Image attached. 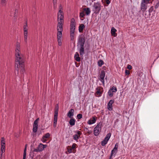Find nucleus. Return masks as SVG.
I'll use <instances>...</instances> for the list:
<instances>
[{"label": "nucleus", "mask_w": 159, "mask_h": 159, "mask_svg": "<svg viewBox=\"0 0 159 159\" xmlns=\"http://www.w3.org/2000/svg\"><path fill=\"white\" fill-rule=\"evenodd\" d=\"M96 90H97V91L96 92L95 94L97 95H98L99 97L101 96L102 95V92L100 91V87H98L96 88Z\"/></svg>", "instance_id": "nucleus-20"}, {"label": "nucleus", "mask_w": 159, "mask_h": 159, "mask_svg": "<svg viewBox=\"0 0 159 159\" xmlns=\"http://www.w3.org/2000/svg\"><path fill=\"white\" fill-rule=\"evenodd\" d=\"M62 37V36H57V40H61V39Z\"/></svg>", "instance_id": "nucleus-60"}, {"label": "nucleus", "mask_w": 159, "mask_h": 159, "mask_svg": "<svg viewBox=\"0 0 159 159\" xmlns=\"http://www.w3.org/2000/svg\"><path fill=\"white\" fill-rule=\"evenodd\" d=\"M76 120L73 118H70V121H69V123L70 125L73 126L75 125Z\"/></svg>", "instance_id": "nucleus-18"}, {"label": "nucleus", "mask_w": 159, "mask_h": 159, "mask_svg": "<svg viewBox=\"0 0 159 159\" xmlns=\"http://www.w3.org/2000/svg\"><path fill=\"white\" fill-rule=\"evenodd\" d=\"M117 150H116L114 149L111 151V156L109 159H111L112 158V157L113 156H115L116 154V153L117 152Z\"/></svg>", "instance_id": "nucleus-21"}, {"label": "nucleus", "mask_w": 159, "mask_h": 159, "mask_svg": "<svg viewBox=\"0 0 159 159\" xmlns=\"http://www.w3.org/2000/svg\"><path fill=\"white\" fill-rule=\"evenodd\" d=\"M88 129L87 128L85 127V128H84V131H88Z\"/></svg>", "instance_id": "nucleus-63"}, {"label": "nucleus", "mask_w": 159, "mask_h": 159, "mask_svg": "<svg viewBox=\"0 0 159 159\" xmlns=\"http://www.w3.org/2000/svg\"><path fill=\"white\" fill-rule=\"evenodd\" d=\"M77 146H78L75 143L73 144L71 148L72 149V150H73V152L74 153H75L76 152V150H75V149Z\"/></svg>", "instance_id": "nucleus-23"}, {"label": "nucleus", "mask_w": 159, "mask_h": 159, "mask_svg": "<svg viewBox=\"0 0 159 159\" xmlns=\"http://www.w3.org/2000/svg\"><path fill=\"white\" fill-rule=\"evenodd\" d=\"M99 80L102 82V84L103 85H104V82H105L104 78H103V79L100 78Z\"/></svg>", "instance_id": "nucleus-44"}, {"label": "nucleus", "mask_w": 159, "mask_h": 159, "mask_svg": "<svg viewBox=\"0 0 159 159\" xmlns=\"http://www.w3.org/2000/svg\"><path fill=\"white\" fill-rule=\"evenodd\" d=\"M77 117L79 119H80L82 118V115L81 114H79L77 115Z\"/></svg>", "instance_id": "nucleus-41"}, {"label": "nucleus", "mask_w": 159, "mask_h": 159, "mask_svg": "<svg viewBox=\"0 0 159 159\" xmlns=\"http://www.w3.org/2000/svg\"><path fill=\"white\" fill-rule=\"evenodd\" d=\"M39 120V118H38L34 121L33 126H38V123Z\"/></svg>", "instance_id": "nucleus-26"}, {"label": "nucleus", "mask_w": 159, "mask_h": 159, "mask_svg": "<svg viewBox=\"0 0 159 159\" xmlns=\"http://www.w3.org/2000/svg\"><path fill=\"white\" fill-rule=\"evenodd\" d=\"M58 45L59 46H61L62 45V43L61 41V40H58Z\"/></svg>", "instance_id": "nucleus-52"}, {"label": "nucleus", "mask_w": 159, "mask_h": 159, "mask_svg": "<svg viewBox=\"0 0 159 159\" xmlns=\"http://www.w3.org/2000/svg\"><path fill=\"white\" fill-rule=\"evenodd\" d=\"M58 13H59V14H63L62 10H59Z\"/></svg>", "instance_id": "nucleus-58"}, {"label": "nucleus", "mask_w": 159, "mask_h": 159, "mask_svg": "<svg viewBox=\"0 0 159 159\" xmlns=\"http://www.w3.org/2000/svg\"><path fill=\"white\" fill-rule=\"evenodd\" d=\"M5 144H3L1 145V151H2V152H4L5 151Z\"/></svg>", "instance_id": "nucleus-30"}, {"label": "nucleus", "mask_w": 159, "mask_h": 159, "mask_svg": "<svg viewBox=\"0 0 159 159\" xmlns=\"http://www.w3.org/2000/svg\"><path fill=\"white\" fill-rule=\"evenodd\" d=\"M111 133H109L106 135L104 140H102L101 142V144L102 146H104L106 144H107L108 141L110 139V138L111 136Z\"/></svg>", "instance_id": "nucleus-8"}, {"label": "nucleus", "mask_w": 159, "mask_h": 159, "mask_svg": "<svg viewBox=\"0 0 159 159\" xmlns=\"http://www.w3.org/2000/svg\"><path fill=\"white\" fill-rule=\"evenodd\" d=\"M85 26L83 24H80L79 27V31L80 33H82L83 31V30L85 28Z\"/></svg>", "instance_id": "nucleus-19"}, {"label": "nucleus", "mask_w": 159, "mask_h": 159, "mask_svg": "<svg viewBox=\"0 0 159 159\" xmlns=\"http://www.w3.org/2000/svg\"><path fill=\"white\" fill-rule=\"evenodd\" d=\"M98 63V66L100 67L102 65L104 64L103 61L101 59L99 60Z\"/></svg>", "instance_id": "nucleus-28"}, {"label": "nucleus", "mask_w": 159, "mask_h": 159, "mask_svg": "<svg viewBox=\"0 0 159 159\" xmlns=\"http://www.w3.org/2000/svg\"><path fill=\"white\" fill-rule=\"evenodd\" d=\"M80 53V56L83 57V55L84 54V47L83 48H80L79 49Z\"/></svg>", "instance_id": "nucleus-22"}, {"label": "nucleus", "mask_w": 159, "mask_h": 159, "mask_svg": "<svg viewBox=\"0 0 159 159\" xmlns=\"http://www.w3.org/2000/svg\"><path fill=\"white\" fill-rule=\"evenodd\" d=\"M114 102V100H111L109 101L107 104V109L109 111H112L113 110L112 104Z\"/></svg>", "instance_id": "nucleus-11"}, {"label": "nucleus", "mask_w": 159, "mask_h": 159, "mask_svg": "<svg viewBox=\"0 0 159 159\" xmlns=\"http://www.w3.org/2000/svg\"><path fill=\"white\" fill-rule=\"evenodd\" d=\"M83 11L84 12H85L86 15L87 16L89 15L91 12L90 9L89 7L83 8Z\"/></svg>", "instance_id": "nucleus-15"}, {"label": "nucleus", "mask_w": 159, "mask_h": 159, "mask_svg": "<svg viewBox=\"0 0 159 159\" xmlns=\"http://www.w3.org/2000/svg\"><path fill=\"white\" fill-rule=\"evenodd\" d=\"M63 18L64 16L63 14H59L58 13L57 15V21L59 22H63Z\"/></svg>", "instance_id": "nucleus-13"}, {"label": "nucleus", "mask_w": 159, "mask_h": 159, "mask_svg": "<svg viewBox=\"0 0 159 159\" xmlns=\"http://www.w3.org/2000/svg\"><path fill=\"white\" fill-rule=\"evenodd\" d=\"M85 16V15L84 14V12L83 11H82L80 13V20H84V19H82L81 18H84V16Z\"/></svg>", "instance_id": "nucleus-27"}, {"label": "nucleus", "mask_w": 159, "mask_h": 159, "mask_svg": "<svg viewBox=\"0 0 159 159\" xmlns=\"http://www.w3.org/2000/svg\"><path fill=\"white\" fill-rule=\"evenodd\" d=\"M59 109V106L58 104H57L56 105L55 111H54V120H53V127L55 128L56 127L57 121V116L58 113Z\"/></svg>", "instance_id": "nucleus-2"}, {"label": "nucleus", "mask_w": 159, "mask_h": 159, "mask_svg": "<svg viewBox=\"0 0 159 159\" xmlns=\"http://www.w3.org/2000/svg\"><path fill=\"white\" fill-rule=\"evenodd\" d=\"M132 67L131 65H128L127 66V68L129 70H130V69H132Z\"/></svg>", "instance_id": "nucleus-57"}, {"label": "nucleus", "mask_w": 159, "mask_h": 159, "mask_svg": "<svg viewBox=\"0 0 159 159\" xmlns=\"http://www.w3.org/2000/svg\"><path fill=\"white\" fill-rule=\"evenodd\" d=\"M94 8L95 9L94 13L98 14L101 10V5L99 2H95L93 6Z\"/></svg>", "instance_id": "nucleus-7"}, {"label": "nucleus", "mask_w": 159, "mask_h": 159, "mask_svg": "<svg viewBox=\"0 0 159 159\" xmlns=\"http://www.w3.org/2000/svg\"><path fill=\"white\" fill-rule=\"evenodd\" d=\"M27 26V21H26L25 23V25H24L23 26L24 30H28V29Z\"/></svg>", "instance_id": "nucleus-34"}, {"label": "nucleus", "mask_w": 159, "mask_h": 159, "mask_svg": "<svg viewBox=\"0 0 159 159\" xmlns=\"http://www.w3.org/2000/svg\"><path fill=\"white\" fill-rule=\"evenodd\" d=\"M34 153L33 152H30V154H29V157L30 158V159H33V157L34 156Z\"/></svg>", "instance_id": "nucleus-38"}, {"label": "nucleus", "mask_w": 159, "mask_h": 159, "mask_svg": "<svg viewBox=\"0 0 159 159\" xmlns=\"http://www.w3.org/2000/svg\"><path fill=\"white\" fill-rule=\"evenodd\" d=\"M25 66L23 67H21L22 69H21L20 72L21 73H23L25 72V70L24 68Z\"/></svg>", "instance_id": "nucleus-48"}, {"label": "nucleus", "mask_w": 159, "mask_h": 159, "mask_svg": "<svg viewBox=\"0 0 159 159\" xmlns=\"http://www.w3.org/2000/svg\"><path fill=\"white\" fill-rule=\"evenodd\" d=\"M110 90H111L113 92H116L117 91V88L114 86H113L110 89Z\"/></svg>", "instance_id": "nucleus-35"}, {"label": "nucleus", "mask_w": 159, "mask_h": 159, "mask_svg": "<svg viewBox=\"0 0 159 159\" xmlns=\"http://www.w3.org/2000/svg\"><path fill=\"white\" fill-rule=\"evenodd\" d=\"M27 35H24V41L26 43H27Z\"/></svg>", "instance_id": "nucleus-43"}, {"label": "nucleus", "mask_w": 159, "mask_h": 159, "mask_svg": "<svg viewBox=\"0 0 159 159\" xmlns=\"http://www.w3.org/2000/svg\"><path fill=\"white\" fill-rule=\"evenodd\" d=\"M113 92L110 89L109 90L108 93V95L110 97H112L113 95Z\"/></svg>", "instance_id": "nucleus-31"}, {"label": "nucleus", "mask_w": 159, "mask_h": 159, "mask_svg": "<svg viewBox=\"0 0 159 159\" xmlns=\"http://www.w3.org/2000/svg\"><path fill=\"white\" fill-rule=\"evenodd\" d=\"M41 140L43 143L45 142H46V141H47V140L46 139H43V137L42 138Z\"/></svg>", "instance_id": "nucleus-59"}, {"label": "nucleus", "mask_w": 159, "mask_h": 159, "mask_svg": "<svg viewBox=\"0 0 159 159\" xmlns=\"http://www.w3.org/2000/svg\"><path fill=\"white\" fill-rule=\"evenodd\" d=\"M20 44L18 43L16 45V49L15 52H16L17 50H18L19 52H20Z\"/></svg>", "instance_id": "nucleus-29"}, {"label": "nucleus", "mask_w": 159, "mask_h": 159, "mask_svg": "<svg viewBox=\"0 0 159 159\" xmlns=\"http://www.w3.org/2000/svg\"><path fill=\"white\" fill-rule=\"evenodd\" d=\"M149 2L142 1L140 4L141 10L143 12L145 11L147 8V5Z\"/></svg>", "instance_id": "nucleus-5"}, {"label": "nucleus", "mask_w": 159, "mask_h": 159, "mask_svg": "<svg viewBox=\"0 0 159 159\" xmlns=\"http://www.w3.org/2000/svg\"><path fill=\"white\" fill-rule=\"evenodd\" d=\"M75 60L78 62L80 61V55L78 52H76L74 56Z\"/></svg>", "instance_id": "nucleus-17"}, {"label": "nucleus", "mask_w": 159, "mask_h": 159, "mask_svg": "<svg viewBox=\"0 0 159 159\" xmlns=\"http://www.w3.org/2000/svg\"><path fill=\"white\" fill-rule=\"evenodd\" d=\"M105 75V71L104 70H102L101 71V73L100 75V78H104Z\"/></svg>", "instance_id": "nucleus-24"}, {"label": "nucleus", "mask_w": 159, "mask_h": 159, "mask_svg": "<svg viewBox=\"0 0 159 159\" xmlns=\"http://www.w3.org/2000/svg\"><path fill=\"white\" fill-rule=\"evenodd\" d=\"M38 126H33V132L34 133H36L37 132V129H38Z\"/></svg>", "instance_id": "nucleus-37"}, {"label": "nucleus", "mask_w": 159, "mask_h": 159, "mask_svg": "<svg viewBox=\"0 0 159 159\" xmlns=\"http://www.w3.org/2000/svg\"><path fill=\"white\" fill-rule=\"evenodd\" d=\"M125 73L126 75H129L130 74V72L128 70H125Z\"/></svg>", "instance_id": "nucleus-47"}, {"label": "nucleus", "mask_w": 159, "mask_h": 159, "mask_svg": "<svg viewBox=\"0 0 159 159\" xmlns=\"http://www.w3.org/2000/svg\"><path fill=\"white\" fill-rule=\"evenodd\" d=\"M105 0V1L106 4H107V5H109L111 2L109 0Z\"/></svg>", "instance_id": "nucleus-51"}, {"label": "nucleus", "mask_w": 159, "mask_h": 159, "mask_svg": "<svg viewBox=\"0 0 159 159\" xmlns=\"http://www.w3.org/2000/svg\"><path fill=\"white\" fill-rule=\"evenodd\" d=\"M159 7V1L158 2H157L156 5L155 6V9L157 8L158 7Z\"/></svg>", "instance_id": "nucleus-46"}, {"label": "nucleus", "mask_w": 159, "mask_h": 159, "mask_svg": "<svg viewBox=\"0 0 159 159\" xmlns=\"http://www.w3.org/2000/svg\"><path fill=\"white\" fill-rule=\"evenodd\" d=\"M102 69L103 70H106V67L105 66H103L102 67Z\"/></svg>", "instance_id": "nucleus-62"}, {"label": "nucleus", "mask_w": 159, "mask_h": 159, "mask_svg": "<svg viewBox=\"0 0 159 159\" xmlns=\"http://www.w3.org/2000/svg\"><path fill=\"white\" fill-rule=\"evenodd\" d=\"M70 37L71 38V40H73L74 38V34H70Z\"/></svg>", "instance_id": "nucleus-50"}, {"label": "nucleus", "mask_w": 159, "mask_h": 159, "mask_svg": "<svg viewBox=\"0 0 159 159\" xmlns=\"http://www.w3.org/2000/svg\"><path fill=\"white\" fill-rule=\"evenodd\" d=\"M74 110L73 109H71L69 111L67 114V116L70 118H73L74 115Z\"/></svg>", "instance_id": "nucleus-12"}, {"label": "nucleus", "mask_w": 159, "mask_h": 159, "mask_svg": "<svg viewBox=\"0 0 159 159\" xmlns=\"http://www.w3.org/2000/svg\"><path fill=\"white\" fill-rule=\"evenodd\" d=\"M5 144V140L4 138L3 137H2L1 138V145L3 144Z\"/></svg>", "instance_id": "nucleus-39"}, {"label": "nucleus", "mask_w": 159, "mask_h": 159, "mask_svg": "<svg viewBox=\"0 0 159 159\" xmlns=\"http://www.w3.org/2000/svg\"><path fill=\"white\" fill-rule=\"evenodd\" d=\"M116 30L113 27H112L111 30V34L112 36L116 37L117 36V34L116 33Z\"/></svg>", "instance_id": "nucleus-16"}, {"label": "nucleus", "mask_w": 159, "mask_h": 159, "mask_svg": "<svg viewBox=\"0 0 159 159\" xmlns=\"http://www.w3.org/2000/svg\"><path fill=\"white\" fill-rule=\"evenodd\" d=\"M92 133V131H89V130L87 131V133H88L89 134H90Z\"/></svg>", "instance_id": "nucleus-64"}, {"label": "nucleus", "mask_w": 159, "mask_h": 159, "mask_svg": "<svg viewBox=\"0 0 159 159\" xmlns=\"http://www.w3.org/2000/svg\"><path fill=\"white\" fill-rule=\"evenodd\" d=\"M76 133H77V134L79 135H81L82 134L81 132L79 131H76Z\"/></svg>", "instance_id": "nucleus-49"}, {"label": "nucleus", "mask_w": 159, "mask_h": 159, "mask_svg": "<svg viewBox=\"0 0 159 159\" xmlns=\"http://www.w3.org/2000/svg\"><path fill=\"white\" fill-rule=\"evenodd\" d=\"M7 0H1V4L2 6H5L6 5Z\"/></svg>", "instance_id": "nucleus-33"}, {"label": "nucleus", "mask_w": 159, "mask_h": 159, "mask_svg": "<svg viewBox=\"0 0 159 159\" xmlns=\"http://www.w3.org/2000/svg\"><path fill=\"white\" fill-rule=\"evenodd\" d=\"M75 20L74 18H72L71 23L70 25V34H74L75 29Z\"/></svg>", "instance_id": "nucleus-4"}, {"label": "nucleus", "mask_w": 159, "mask_h": 159, "mask_svg": "<svg viewBox=\"0 0 159 159\" xmlns=\"http://www.w3.org/2000/svg\"><path fill=\"white\" fill-rule=\"evenodd\" d=\"M48 146L47 145H43L42 143H40L37 148H34L33 150V152H40L42 151L44 148Z\"/></svg>", "instance_id": "nucleus-6"}, {"label": "nucleus", "mask_w": 159, "mask_h": 159, "mask_svg": "<svg viewBox=\"0 0 159 159\" xmlns=\"http://www.w3.org/2000/svg\"><path fill=\"white\" fill-rule=\"evenodd\" d=\"M81 37L79 38L78 39V46L79 44L85 43V39L84 35H81Z\"/></svg>", "instance_id": "nucleus-9"}, {"label": "nucleus", "mask_w": 159, "mask_h": 159, "mask_svg": "<svg viewBox=\"0 0 159 159\" xmlns=\"http://www.w3.org/2000/svg\"><path fill=\"white\" fill-rule=\"evenodd\" d=\"M59 10H62V7L61 5H60L59 7Z\"/></svg>", "instance_id": "nucleus-61"}, {"label": "nucleus", "mask_w": 159, "mask_h": 159, "mask_svg": "<svg viewBox=\"0 0 159 159\" xmlns=\"http://www.w3.org/2000/svg\"><path fill=\"white\" fill-rule=\"evenodd\" d=\"M103 126L102 122H100L98 124L94 129V134L97 136L98 135L101 130V128Z\"/></svg>", "instance_id": "nucleus-3"}, {"label": "nucleus", "mask_w": 159, "mask_h": 159, "mask_svg": "<svg viewBox=\"0 0 159 159\" xmlns=\"http://www.w3.org/2000/svg\"><path fill=\"white\" fill-rule=\"evenodd\" d=\"M15 70L18 72L19 67H23L25 66L24 58L18 50H17L16 52H15Z\"/></svg>", "instance_id": "nucleus-1"}, {"label": "nucleus", "mask_w": 159, "mask_h": 159, "mask_svg": "<svg viewBox=\"0 0 159 159\" xmlns=\"http://www.w3.org/2000/svg\"><path fill=\"white\" fill-rule=\"evenodd\" d=\"M50 134L49 133H47L43 136V139L48 138L50 137Z\"/></svg>", "instance_id": "nucleus-32"}, {"label": "nucleus", "mask_w": 159, "mask_h": 159, "mask_svg": "<svg viewBox=\"0 0 159 159\" xmlns=\"http://www.w3.org/2000/svg\"><path fill=\"white\" fill-rule=\"evenodd\" d=\"M84 43H83V44H79V45L80 46V48L84 47Z\"/></svg>", "instance_id": "nucleus-55"}, {"label": "nucleus", "mask_w": 159, "mask_h": 159, "mask_svg": "<svg viewBox=\"0 0 159 159\" xmlns=\"http://www.w3.org/2000/svg\"><path fill=\"white\" fill-rule=\"evenodd\" d=\"M73 139L76 141H77L78 139H79V137L78 136V135L77 134H76L74 135L73 136Z\"/></svg>", "instance_id": "nucleus-36"}, {"label": "nucleus", "mask_w": 159, "mask_h": 159, "mask_svg": "<svg viewBox=\"0 0 159 159\" xmlns=\"http://www.w3.org/2000/svg\"><path fill=\"white\" fill-rule=\"evenodd\" d=\"M24 35H27L28 30H24Z\"/></svg>", "instance_id": "nucleus-54"}, {"label": "nucleus", "mask_w": 159, "mask_h": 159, "mask_svg": "<svg viewBox=\"0 0 159 159\" xmlns=\"http://www.w3.org/2000/svg\"><path fill=\"white\" fill-rule=\"evenodd\" d=\"M63 23L61 22H58L57 25V31H63Z\"/></svg>", "instance_id": "nucleus-14"}, {"label": "nucleus", "mask_w": 159, "mask_h": 159, "mask_svg": "<svg viewBox=\"0 0 159 159\" xmlns=\"http://www.w3.org/2000/svg\"><path fill=\"white\" fill-rule=\"evenodd\" d=\"M153 6H151L148 10V12L149 13H150L153 11Z\"/></svg>", "instance_id": "nucleus-40"}, {"label": "nucleus", "mask_w": 159, "mask_h": 159, "mask_svg": "<svg viewBox=\"0 0 159 159\" xmlns=\"http://www.w3.org/2000/svg\"><path fill=\"white\" fill-rule=\"evenodd\" d=\"M26 146H27V144L25 145V149H24V153H23V159H25L26 157Z\"/></svg>", "instance_id": "nucleus-25"}, {"label": "nucleus", "mask_w": 159, "mask_h": 159, "mask_svg": "<svg viewBox=\"0 0 159 159\" xmlns=\"http://www.w3.org/2000/svg\"><path fill=\"white\" fill-rule=\"evenodd\" d=\"M53 2L54 6H55L57 3V0H53Z\"/></svg>", "instance_id": "nucleus-56"}, {"label": "nucleus", "mask_w": 159, "mask_h": 159, "mask_svg": "<svg viewBox=\"0 0 159 159\" xmlns=\"http://www.w3.org/2000/svg\"><path fill=\"white\" fill-rule=\"evenodd\" d=\"M97 119V117L95 116H94L92 117V118H91L88 120L87 123L89 125H91L94 124L96 122Z\"/></svg>", "instance_id": "nucleus-10"}, {"label": "nucleus", "mask_w": 159, "mask_h": 159, "mask_svg": "<svg viewBox=\"0 0 159 159\" xmlns=\"http://www.w3.org/2000/svg\"><path fill=\"white\" fill-rule=\"evenodd\" d=\"M68 152L70 153L73 152V151H72V149L71 148L69 149H68Z\"/></svg>", "instance_id": "nucleus-53"}, {"label": "nucleus", "mask_w": 159, "mask_h": 159, "mask_svg": "<svg viewBox=\"0 0 159 159\" xmlns=\"http://www.w3.org/2000/svg\"><path fill=\"white\" fill-rule=\"evenodd\" d=\"M62 31H58L57 33V36H62Z\"/></svg>", "instance_id": "nucleus-42"}, {"label": "nucleus", "mask_w": 159, "mask_h": 159, "mask_svg": "<svg viewBox=\"0 0 159 159\" xmlns=\"http://www.w3.org/2000/svg\"><path fill=\"white\" fill-rule=\"evenodd\" d=\"M118 143H117L115 144V147L113 149H116V150H117V149L118 148Z\"/></svg>", "instance_id": "nucleus-45"}]
</instances>
